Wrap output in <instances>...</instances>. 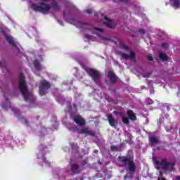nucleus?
Segmentation results:
<instances>
[{"label": "nucleus", "instance_id": "obj_1", "mask_svg": "<svg viewBox=\"0 0 180 180\" xmlns=\"http://www.w3.org/2000/svg\"><path fill=\"white\" fill-rule=\"evenodd\" d=\"M63 4H65V0H52L51 5L41 1L38 4L33 1H29V6L31 9L35 11V12L49 13V12H50V9H53V11H60Z\"/></svg>", "mask_w": 180, "mask_h": 180}, {"label": "nucleus", "instance_id": "obj_2", "mask_svg": "<svg viewBox=\"0 0 180 180\" xmlns=\"http://www.w3.org/2000/svg\"><path fill=\"white\" fill-rule=\"evenodd\" d=\"M118 160L122 164L121 165L122 167H126L128 165L129 173H127L124 176V179H133V174H135L137 169L134 160L130 158H127V156H119Z\"/></svg>", "mask_w": 180, "mask_h": 180}, {"label": "nucleus", "instance_id": "obj_3", "mask_svg": "<svg viewBox=\"0 0 180 180\" xmlns=\"http://www.w3.org/2000/svg\"><path fill=\"white\" fill-rule=\"evenodd\" d=\"M19 89L25 102H34L36 98L33 96V94L27 89L25 76L22 73L19 75Z\"/></svg>", "mask_w": 180, "mask_h": 180}, {"label": "nucleus", "instance_id": "obj_4", "mask_svg": "<svg viewBox=\"0 0 180 180\" xmlns=\"http://www.w3.org/2000/svg\"><path fill=\"white\" fill-rule=\"evenodd\" d=\"M74 15V10L72 8L66 9L63 13V18L70 25H74L76 27L79 29H86L88 27V25L82 21H78L72 15Z\"/></svg>", "mask_w": 180, "mask_h": 180}, {"label": "nucleus", "instance_id": "obj_5", "mask_svg": "<svg viewBox=\"0 0 180 180\" xmlns=\"http://www.w3.org/2000/svg\"><path fill=\"white\" fill-rule=\"evenodd\" d=\"M153 162L155 165H157L156 169L158 171L161 169V167H160V165H161L163 172H172L175 168V162H169L167 158L162 159L160 162L153 158Z\"/></svg>", "mask_w": 180, "mask_h": 180}, {"label": "nucleus", "instance_id": "obj_6", "mask_svg": "<svg viewBox=\"0 0 180 180\" xmlns=\"http://www.w3.org/2000/svg\"><path fill=\"white\" fill-rule=\"evenodd\" d=\"M85 71L89 74V75L91 76L94 82H96L98 86H101V73H99L98 70L91 69L89 68H85Z\"/></svg>", "mask_w": 180, "mask_h": 180}, {"label": "nucleus", "instance_id": "obj_7", "mask_svg": "<svg viewBox=\"0 0 180 180\" xmlns=\"http://www.w3.org/2000/svg\"><path fill=\"white\" fill-rule=\"evenodd\" d=\"M39 88V94L41 96H43V95L47 94V90L50 88V83L46 80H42L40 82Z\"/></svg>", "mask_w": 180, "mask_h": 180}, {"label": "nucleus", "instance_id": "obj_8", "mask_svg": "<svg viewBox=\"0 0 180 180\" xmlns=\"http://www.w3.org/2000/svg\"><path fill=\"white\" fill-rule=\"evenodd\" d=\"M39 60H42L41 56H38L37 57V60H34L33 63L34 68L32 69V71H34V72H37L39 71H43V70H44V66L40 64V62H39Z\"/></svg>", "mask_w": 180, "mask_h": 180}, {"label": "nucleus", "instance_id": "obj_9", "mask_svg": "<svg viewBox=\"0 0 180 180\" xmlns=\"http://www.w3.org/2000/svg\"><path fill=\"white\" fill-rule=\"evenodd\" d=\"M91 32L93 34H96L97 37H101V39H103V40H106V38L103 37V29L94 27L92 30H91Z\"/></svg>", "mask_w": 180, "mask_h": 180}, {"label": "nucleus", "instance_id": "obj_10", "mask_svg": "<svg viewBox=\"0 0 180 180\" xmlns=\"http://www.w3.org/2000/svg\"><path fill=\"white\" fill-rule=\"evenodd\" d=\"M72 120L78 126H85V119L81 115H76L72 117Z\"/></svg>", "mask_w": 180, "mask_h": 180}, {"label": "nucleus", "instance_id": "obj_11", "mask_svg": "<svg viewBox=\"0 0 180 180\" xmlns=\"http://www.w3.org/2000/svg\"><path fill=\"white\" fill-rule=\"evenodd\" d=\"M70 170L74 175H78L82 172V169H81V166L77 164H72L70 166Z\"/></svg>", "mask_w": 180, "mask_h": 180}, {"label": "nucleus", "instance_id": "obj_12", "mask_svg": "<svg viewBox=\"0 0 180 180\" xmlns=\"http://www.w3.org/2000/svg\"><path fill=\"white\" fill-rule=\"evenodd\" d=\"M107 117L110 126H111V127H114V129H116V127H117V124H119V121L115 119L112 115L108 114Z\"/></svg>", "mask_w": 180, "mask_h": 180}, {"label": "nucleus", "instance_id": "obj_13", "mask_svg": "<svg viewBox=\"0 0 180 180\" xmlns=\"http://www.w3.org/2000/svg\"><path fill=\"white\" fill-rule=\"evenodd\" d=\"M104 24L110 29H113L116 26L115 22H113L112 20L108 18L106 16H104Z\"/></svg>", "mask_w": 180, "mask_h": 180}, {"label": "nucleus", "instance_id": "obj_14", "mask_svg": "<svg viewBox=\"0 0 180 180\" xmlns=\"http://www.w3.org/2000/svg\"><path fill=\"white\" fill-rule=\"evenodd\" d=\"M78 131L80 134H89V136H92V137H95V132L89 130L88 127L83 128Z\"/></svg>", "mask_w": 180, "mask_h": 180}, {"label": "nucleus", "instance_id": "obj_15", "mask_svg": "<svg viewBox=\"0 0 180 180\" xmlns=\"http://www.w3.org/2000/svg\"><path fill=\"white\" fill-rule=\"evenodd\" d=\"M5 37L9 44H11V46H13L14 47H18V43L15 42V40H13V38L12 37L8 34H5Z\"/></svg>", "mask_w": 180, "mask_h": 180}, {"label": "nucleus", "instance_id": "obj_16", "mask_svg": "<svg viewBox=\"0 0 180 180\" xmlns=\"http://www.w3.org/2000/svg\"><path fill=\"white\" fill-rule=\"evenodd\" d=\"M108 78L110 79V81L112 82V84H115V82L117 81V77H116L115 72L112 71L108 72Z\"/></svg>", "mask_w": 180, "mask_h": 180}, {"label": "nucleus", "instance_id": "obj_17", "mask_svg": "<svg viewBox=\"0 0 180 180\" xmlns=\"http://www.w3.org/2000/svg\"><path fill=\"white\" fill-rule=\"evenodd\" d=\"M169 2L175 9L180 8V0H169Z\"/></svg>", "mask_w": 180, "mask_h": 180}, {"label": "nucleus", "instance_id": "obj_18", "mask_svg": "<svg viewBox=\"0 0 180 180\" xmlns=\"http://www.w3.org/2000/svg\"><path fill=\"white\" fill-rule=\"evenodd\" d=\"M135 57L134 51H130V55L122 53V58L124 60H133Z\"/></svg>", "mask_w": 180, "mask_h": 180}, {"label": "nucleus", "instance_id": "obj_19", "mask_svg": "<svg viewBox=\"0 0 180 180\" xmlns=\"http://www.w3.org/2000/svg\"><path fill=\"white\" fill-rule=\"evenodd\" d=\"M149 141L152 144H158V143H160V141H158V138H157V136L149 137Z\"/></svg>", "mask_w": 180, "mask_h": 180}, {"label": "nucleus", "instance_id": "obj_20", "mask_svg": "<svg viewBox=\"0 0 180 180\" xmlns=\"http://www.w3.org/2000/svg\"><path fill=\"white\" fill-rule=\"evenodd\" d=\"M128 118L132 122H136L137 120V117H136V114L134 113H127Z\"/></svg>", "mask_w": 180, "mask_h": 180}, {"label": "nucleus", "instance_id": "obj_21", "mask_svg": "<svg viewBox=\"0 0 180 180\" xmlns=\"http://www.w3.org/2000/svg\"><path fill=\"white\" fill-rule=\"evenodd\" d=\"M159 57L162 61H168V56L164 53H160Z\"/></svg>", "mask_w": 180, "mask_h": 180}, {"label": "nucleus", "instance_id": "obj_22", "mask_svg": "<svg viewBox=\"0 0 180 180\" xmlns=\"http://www.w3.org/2000/svg\"><path fill=\"white\" fill-rule=\"evenodd\" d=\"M9 105H10L9 101H6L5 102V103L1 104V108L4 110H6V109H8V107L9 106Z\"/></svg>", "mask_w": 180, "mask_h": 180}, {"label": "nucleus", "instance_id": "obj_23", "mask_svg": "<svg viewBox=\"0 0 180 180\" xmlns=\"http://www.w3.org/2000/svg\"><path fill=\"white\" fill-rule=\"evenodd\" d=\"M120 49L122 50H125V51H130V49H129V46L125 45L124 44H122L120 46Z\"/></svg>", "mask_w": 180, "mask_h": 180}, {"label": "nucleus", "instance_id": "obj_24", "mask_svg": "<svg viewBox=\"0 0 180 180\" xmlns=\"http://www.w3.org/2000/svg\"><path fill=\"white\" fill-rule=\"evenodd\" d=\"M122 123H124V124H130V121H129V118H127L126 117H122Z\"/></svg>", "mask_w": 180, "mask_h": 180}, {"label": "nucleus", "instance_id": "obj_25", "mask_svg": "<svg viewBox=\"0 0 180 180\" xmlns=\"http://www.w3.org/2000/svg\"><path fill=\"white\" fill-rule=\"evenodd\" d=\"M20 119H21L22 122L25 124H26L27 127H29V126H30V125L29 124V121H27V120L26 118L22 117Z\"/></svg>", "mask_w": 180, "mask_h": 180}, {"label": "nucleus", "instance_id": "obj_26", "mask_svg": "<svg viewBox=\"0 0 180 180\" xmlns=\"http://www.w3.org/2000/svg\"><path fill=\"white\" fill-rule=\"evenodd\" d=\"M146 105H153L154 103V101L150 98H146L145 101Z\"/></svg>", "mask_w": 180, "mask_h": 180}, {"label": "nucleus", "instance_id": "obj_27", "mask_svg": "<svg viewBox=\"0 0 180 180\" xmlns=\"http://www.w3.org/2000/svg\"><path fill=\"white\" fill-rule=\"evenodd\" d=\"M150 73L148 72H144L142 74V77H143V78H148V77H150Z\"/></svg>", "mask_w": 180, "mask_h": 180}, {"label": "nucleus", "instance_id": "obj_28", "mask_svg": "<svg viewBox=\"0 0 180 180\" xmlns=\"http://www.w3.org/2000/svg\"><path fill=\"white\" fill-rule=\"evenodd\" d=\"M70 112L72 113H75V112H77V105L75 104H73V107L70 109Z\"/></svg>", "mask_w": 180, "mask_h": 180}, {"label": "nucleus", "instance_id": "obj_29", "mask_svg": "<svg viewBox=\"0 0 180 180\" xmlns=\"http://www.w3.org/2000/svg\"><path fill=\"white\" fill-rule=\"evenodd\" d=\"M71 148H72V150H77L78 146L76 143H73L71 144Z\"/></svg>", "mask_w": 180, "mask_h": 180}, {"label": "nucleus", "instance_id": "obj_30", "mask_svg": "<svg viewBox=\"0 0 180 180\" xmlns=\"http://www.w3.org/2000/svg\"><path fill=\"white\" fill-rule=\"evenodd\" d=\"M11 110L12 112H13L14 113H18L19 112V109H18L15 107H11Z\"/></svg>", "mask_w": 180, "mask_h": 180}, {"label": "nucleus", "instance_id": "obj_31", "mask_svg": "<svg viewBox=\"0 0 180 180\" xmlns=\"http://www.w3.org/2000/svg\"><path fill=\"white\" fill-rule=\"evenodd\" d=\"M111 151H119V148H117V146H112Z\"/></svg>", "mask_w": 180, "mask_h": 180}, {"label": "nucleus", "instance_id": "obj_32", "mask_svg": "<svg viewBox=\"0 0 180 180\" xmlns=\"http://www.w3.org/2000/svg\"><path fill=\"white\" fill-rule=\"evenodd\" d=\"M84 37L87 39L88 40H94V38L91 37V35H85Z\"/></svg>", "mask_w": 180, "mask_h": 180}, {"label": "nucleus", "instance_id": "obj_33", "mask_svg": "<svg viewBox=\"0 0 180 180\" xmlns=\"http://www.w3.org/2000/svg\"><path fill=\"white\" fill-rule=\"evenodd\" d=\"M162 47L163 49H167V48L168 47V44H162Z\"/></svg>", "mask_w": 180, "mask_h": 180}, {"label": "nucleus", "instance_id": "obj_34", "mask_svg": "<svg viewBox=\"0 0 180 180\" xmlns=\"http://www.w3.org/2000/svg\"><path fill=\"white\" fill-rule=\"evenodd\" d=\"M139 33L140 34H144V33H146V31L144 30H140Z\"/></svg>", "mask_w": 180, "mask_h": 180}, {"label": "nucleus", "instance_id": "obj_35", "mask_svg": "<svg viewBox=\"0 0 180 180\" xmlns=\"http://www.w3.org/2000/svg\"><path fill=\"white\" fill-rule=\"evenodd\" d=\"M148 60H149L150 61H153V56H148Z\"/></svg>", "mask_w": 180, "mask_h": 180}, {"label": "nucleus", "instance_id": "obj_36", "mask_svg": "<svg viewBox=\"0 0 180 180\" xmlns=\"http://www.w3.org/2000/svg\"><path fill=\"white\" fill-rule=\"evenodd\" d=\"M86 13H92V9H89L86 11Z\"/></svg>", "mask_w": 180, "mask_h": 180}, {"label": "nucleus", "instance_id": "obj_37", "mask_svg": "<svg viewBox=\"0 0 180 180\" xmlns=\"http://www.w3.org/2000/svg\"><path fill=\"white\" fill-rule=\"evenodd\" d=\"M158 180H167V179H165L164 177H158Z\"/></svg>", "mask_w": 180, "mask_h": 180}, {"label": "nucleus", "instance_id": "obj_38", "mask_svg": "<svg viewBox=\"0 0 180 180\" xmlns=\"http://www.w3.org/2000/svg\"><path fill=\"white\" fill-rule=\"evenodd\" d=\"M161 149L162 150H165L163 147H162V148L160 146L157 147V150H161Z\"/></svg>", "mask_w": 180, "mask_h": 180}, {"label": "nucleus", "instance_id": "obj_39", "mask_svg": "<svg viewBox=\"0 0 180 180\" xmlns=\"http://www.w3.org/2000/svg\"><path fill=\"white\" fill-rule=\"evenodd\" d=\"M84 179H85V177H82L80 179H77V178L75 179V180H84Z\"/></svg>", "mask_w": 180, "mask_h": 180}, {"label": "nucleus", "instance_id": "obj_40", "mask_svg": "<svg viewBox=\"0 0 180 180\" xmlns=\"http://www.w3.org/2000/svg\"><path fill=\"white\" fill-rule=\"evenodd\" d=\"M176 180H180V176H176Z\"/></svg>", "mask_w": 180, "mask_h": 180}, {"label": "nucleus", "instance_id": "obj_41", "mask_svg": "<svg viewBox=\"0 0 180 180\" xmlns=\"http://www.w3.org/2000/svg\"><path fill=\"white\" fill-rule=\"evenodd\" d=\"M120 2H127V0H120Z\"/></svg>", "mask_w": 180, "mask_h": 180}, {"label": "nucleus", "instance_id": "obj_42", "mask_svg": "<svg viewBox=\"0 0 180 180\" xmlns=\"http://www.w3.org/2000/svg\"><path fill=\"white\" fill-rule=\"evenodd\" d=\"M98 164L99 165H102V162H101V160H98Z\"/></svg>", "mask_w": 180, "mask_h": 180}, {"label": "nucleus", "instance_id": "obj_43", "mask_svg": "<svg viewBox=\"0 0 180 180\" xmlns=\"http://www.w3.org/2000/svg\"><path fill=\"white\" fill-rule=\"evenodd\" d=\"M159 175H160V176H162V172H160Z\"/></svg>", "mask_w": 180, "mask_h": 180}, {"label": "nucleus", "instance_id": "obj_44", "mask_svg": "<svg viewBox=\"0 0 180 180\" xmlns=\"http://www.w3.org/2000/svg\"><path fill=\"white\" fill-rule=\"evenodd\" d=\"M42 2H46V1H49L50 0H41Z\"/></svg>", "mask_w": 180, "mask_h": 180}, {"label": "nucleus", "instance_id": "obj_45", "mask_svg": "<svg viewBox=\"0 0 180 180\" xmlns=\"http://www.w3.org/2000/svg\"><path fill=\"white\" fill-rule=\"evenodd\" d=\"M167 131H169L171 129H166Z\"/></svg>", "mask_w": 180, "mask_h": 180}, {"label": "nucleus", "instance_id": "obj_46", "mask_svg": "<svg viewBox=\"0 0 180 180\" xmlns=\"http://www.w3.org/2000/svg\"><path fill=\"white\" fill-rule=\"evenodd\" d=\"M113 113H117V112H116V111H113Z\"/></svg>", "mask_w": 180, "mask_h": 180}, {"label": "nucleus", "instance_id": "obj_47", "mask_svg": "<svg viewBox=\"0 0 180 180\" xmlns=\"http://www.w3.org/2000/svg\"><path fill=\"white\" fill-rule=\"evenodd\" d=\"M60 23V25H63V23L62 22H59Z\"/></svg>", "mask_w": 180, "mask_h": 180}, {"label": "nucleus", "instance_id": "obj_48", "mask_svg": "<svg viewBox=\"0 0 180 180\" xmlns=\"http://www.w3.org/2000/svg\"><path fill=\"white\" fill-rule=\"evenodd\" d=\"M0 65H1V63H0Z\"/></svg>", "mask_w": 180, "mask_h": 180}]
</instances>
